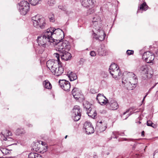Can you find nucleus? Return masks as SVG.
<instances>
[{
	"mask_svg": "<svg viewBox=\"0 0 158 158\" xmlns=\"http://www.w3.org/2000/svg\"><path fill=\"white\" fill-rule=\"evenodd\" d=\"M52 31H51L50 29H48L46 31L38 37L37 42L39 46L42 48V50L40 51V53L44 51L45 48L49 43L51 45H52V44H56L55 40L52 37Z\"/></svg>",
	"mask_w": 158,
	"mask_h": 158,
	"instance_id": "1",
	"label": "nucleus"
},
{
	"mask_svg": "<svg viewBox=\"0 0 158 158\" xmlns=\"http://www.w3.org/2000/svg\"><path fill=\"white\" fill-rule=\"evenodd\" d=\"M54 55L56 57L57 60H48L46 63L47 66L54 75L58 76L63 73L64 69L61 66H60L59 64V55L56 53L54 54Z\"/></svg>",
	"mask_w": 158,
	"mask_h": 158,
	"instance_id": "2",
	"label": "nucleus"
},
{
	"mask_svg": "<svg viewBox=\"0 0 158 158\" xmlns=\"http://www.w3.org/2000/svg\"><path fill=\"white\" fill-rule=\"evenodd\" d=\"M127 79L125 77L123 78L122 83H124L126 85L127 89L128 90H132L133 89L134 86L138 82V79L136 76L133 73L129 72L127 73L126 76Z\"/></svg>",
	"mask_w": 158,
	"mask_h": 158,
	"instance_id": "3",
	"label": "nucleus"
},
{
	"mask_svg": "<svg viewBox=\"0 0 158 158\" xmlns=\"http://www.w3.org/2000/svg\"><path fill=\"white\" fill-rule=\"evenodd\" d=\"M32 21L34 27L37 28L43 29L47 26L45 19L39 15L32 17Z\"/></svg>",
	"mask_w": 158,
	"mask_h": 158,
	"instance_id": "4",
	"label": "nucleus"
},
{
	"mask_svg": "<svg viewBox=\"0 0 158 158\" xmlns=\"http://www.w3.org/2000/svg\"><path fill=\"white\" fill-rule=\"evenodd\" d=\"M52 45H56V50L60 53L66 50L69 51L71 48L69 43L66 40L58 41L56 44Z\"/></svg>",
	"mask_w": 158,
	"mask_h": 158,
	"instance_id": "5",
	"label": "nucleus"
},
{
	"mask_svg": "<svg viewBox=\"0 0 158 158\" xmlns=\"http://www.w3.org/2000/svg\"><path fill=\"white\" fill-rule=\"evenodd\" d=\"M91 25L93 28L92 32H96L98 30L102 28L101 20L98 15H95L93 16Z\"/></svg>",
	"mask_w": 158,
	"mask_h": 158,
	"instance_id": "6",
	"label": "nucleus"
},
{
	"mask_svg": "<svg viewBox=\"0 0 158 158\" xmlns=\"http://www.w3.org/2000/svg\"><path fill=\"white\" fill-rule=\"evenodd\" d=\"M50 31H52V37H56V39H54L55 40L56 44L57 42L59 41H60L62 40L64 37V34L63 31L60 28H57L56 29L55 28H51Z\"/></svg>",
	"mask_w": 158,
	"mask_h": 158,
	"instance_id": "7",
	"label": "nucleus"
},
{
	"mask_svg": "<svg viewBox=\"0 0 158 158\" xmlns=\"http://www.w3.org/2000/svg\"><path fill=\"white\" fill-rule=\"evenodd\" d=\"M19 10L21 14L25 15L30 8L29 4L25 1H22L19 4Z\"/></svg>",
	"mask_w": 158,
	"mask_h": 158,
	"instance_id": "8",
	"label": "nucleus"
},
{
	"mask_svg": "<svg viewBox=\"0 0 158 158\" xmlns=\"http://www.w3.org/2000/svg\"><path fill=\"white\" fill-rule=\"evenodd\" d=\"M72 117L75 121H77L81 118V114L80 107L77 105L74 106L72 111Z\"/></svg>",
	"mask_w": 158,
	"mask_h": 158,
	"instance_id": "9",
	"label": "nucleus"
},
{
	"mask_svg": "<svg viewBox=\"0 0 158 158\" xmlns=\"http://www.w3.org/2000/svg\"><path fill=\"white\" fill-rule=\"evenodd\" d=\"M93 32V33L92 34V36L96 40L102 41L105 39L106 35L102 28L98 30L96 32Z\"/></svg>",
	"mask_w": 158,
	"mask_h": 158,
	"instance_id": "10",
	"label": "nucleus"
},
{
	"mask_svg": "<svg viewBox=\"0 0 158 158\" xmlns=\"http://www.w3.org/2000/svg\"><path fill=\"white\" fill-rule=\"evenodd\" d=\"M107 123L104 121H98L95 129L98 132L101 133L105 131L107 128Z\"/></svg>",
	"mask_w": 158,
	"mask_h": 158,
	"instance_id": "11",
	"label": "nucleus"
},
{
	"mask_svg": "<svg viewBox=\"0 0 158 158\" xmlns=\"http://www.w3.org/2000/svg\"><path fill=\"white\" fill-rule=\"evenodd\" d=\"M154 56L150 52H146L144 53L142 56V58L147 63H152L154 59Z\"/></svg>",
	"mask_w": 158,
	"mask_h": 158,
	"instance_id": "12",
	"label": "nucleus"
},
{
	"mask_svg": "<svg viewBox=\"0 0 158 158\" xmlns=\"http://www.w3.org/2000/svg\"><path fill=\"white\" fill-rule=\"evenodd\" d=\"M84 128L85 129L86 133L87 134H90L94 132V129L91 123L88 121L85 123Z\"/></svg>",
	"mask_w": 158,
	"mask_h": 158,
	"instance_id": "13",
	"label": "nucleus"
},
{
	"mask_svg": "<svg viewBox=\"0 0 158 158\" xmlns=\"http://www.w3.org/2000/svg\"><path fill=\"white\" fill-rule=\"evenodd\" d=\"M59 83L60 87L64 90L69 91L70 88L69 82L65 80H60Z\"/></svg>",
	"mask_w": 158,
	"mask_h": 158,
	"instance_id": "14",
	"label": "nucleus"
},
{
	"mask_svg": "<svg viewBox=\"0 0 158 158\" xmlns=\"http://www.w3.org/2000/svg\"><path fill=\"white\" fill-rule=\"evenodd\" d=\"M43 145H41L39 143L37 142L34 145L33 148L34 150L39 152H40L42 154H43L47 151V148L45 147V148H44V150H42Z\"/></svg>",
	"mask_w": 158,
	"mask_h": 158,
	"instance_id": "15",
	"label": "nucleus"
},
{
	"mask_svg": "<svg viewBox=\"0 0 158 158\" xmlns=\"http://www.w3.org/2000/svg\"><path fill=\"white\" fill-rule=\"evenodd\" d=\"M107 106L110 109L112 110H115L118 108V106L117 102L112 98L109 99Z\"/></svg>",
	"mask_w": 158,
	"mask_h": 158,
	"instance_id": "16",
	"label": "nucleus"
},
{
	"mask_svg": "<svg viewBox=\"0 0 158 158\" xmlns=\"http://www.w3.org/2000/svg\"><path fill=\"white\" fill-rule=\"evenodd\" d=\"M96 99L98 103L101 105H105L106 103H108L109 101V100H108L106 97L104 96L103 95L100 94H99L97 95Z\"/></svg>",
	"mask_w": 158,
	"mask_h": 158,
	"instance_id": "17",
	"label": "nucleus"
},
{
	"mask_svg": "<svg viewBox=\"0 0 158 158\" xmlns=\"http://www.w3.org/2000/svg\"><path fill=\"white\" fill-rule=\"evenodd\" d=\"M84 105L85 108L87 110V113L88 116L91 117L93 118H94L97 115L96 111L94 110H92L91 107H90V105H87V106L85 105Z\"/></svg>",
	"mask_w": 158,
	"mask_h": 158,
	"instance_id": "18",
	"label": "nucleus"
},
{
	"mask_svg": "<svg viewBox=\"0 0 158 158\" xmlns=\"http://www.w3.org/2000/svg\"><path fill=\"white\" fill-rule=\"evenodd\" d=\"M95 2V0H80L81 5L85 7L92 6Z\"/></svg>",
	"mask_w": 158,
	"mask_h": 158,
	"instance_id": "19",
	"label": "nucleus"
},
{
	"mask_svg": "<svg viewBox=\"0 0 158 158\" xmlns=\"http://www.w3.org/2000/svg\"><path fill=\"white\" fill-rule=\"evenodd\" d=\"M68 51H65L63 52L60 53L59 54L60 56H61V59L64 60H68L71 59V54L68 52Z\"/></svg>",
	"mask_w": 158,
	"mask_h": 158,
	"instance_id": "20",
	"label": "nucleus"
},
{
	"mask_svg": "<svg viewBox=\"0 0 158 158\" xmlns=\"http://www.w3.org/2000/svg\"><path fill=\"white\" fill-rule=\"evenodd\" d=\"M97 52L99 55L103 56L106 55V50L105 47L102 45L98 49Z\"/></svg>",
	"mask_w": 158,
	"mask_h": 158,
	"instance_id": "21",
	"label": "nucleus"
},
{
	"mask_svg": "<svg viewBox=\"0 0 158 158\" xmlns=\"http://www.w3.org/2000/svg\"><path fill=\"white\" fill-rule=\"evenodd\" d=\"M110 74L113 77L116 78L117 77L121 76L122 74V73L119 69V68H118L117 69L112 71V72Z\"/></svg>",
	"mask_w": 158,
	"mask_h": 158,
	"instance_id": "22",
	"label": "nucleus"
},
{
	"mask_svg": "<svg viewBox=\"0 0 158 158\" xmlns=\"http://www.w3.org/2000/svg\"><path fill=\"white\" fill-rule=\"evenodd\" d=\"M79 91V89L76 88H74L72 90V94L74 98L76 99H78L79 98L78 96Z\"/></svg>",
	"mask_w": 158,
	"mask_h": 158,
	"instance_id": "23",
	"label": "nucleus"
},
{
	"mask_svg": "<svg viewBox=\"0 0 158 158\" xmlns=\"http://www.w3.org/2000/svg\"><path fill=\"white\" fill-rule=\"evenodd\" d=\"M43 85L45 88L48 89H51L52 88V85L48 80H45L43 82Z\"/></svg>",
	"mask_w": 158,
	"mask_h": 158,
	"instance_id": "24",
	"label": "nucleus"
},
{
	"mask_svg": "<svg viewBox=\"0 0 158 158\" xmlns=\"http://www.w3.org/2000/svg\"><path fill=\"white\" fill-rule=\"evenodd\" d=\"M118 65L115 63H113L111 64L109 68V72L110 73H111L112 71L116 70V69H118Z\"/></svg>",
	"mask_w": 158,
	"mask_h": 158,
	"instance_id": "25",
	"label": "nucleus"
},
{
	"mask_svg": "<svg viewBox=\"0 0 158 158\" xmlns=\"http://www.w3.org/2000/svg\"><path fill=\"white\" fill-rule=\"evenodd\" d=\"M148 6L147 5L145 2H143V4L140 5L139 8L138 9L137 13L139 12L140 10H146L148 9Z\"/></svg>",
	"mask_w": 158,
	"mask_h": 158,
	"instance_id": "26",
	"label": "nucleus"
},
{
	"mask_svg": "<svg viewBox=\"0 0 158 158\" xmlns=\"http://www.w3.org/2000/svg\"><path fill=\"white\" fill-rule=\"evenodd\" d=\"M68 75V77L69 78V80L71 81H73L74 80H76L77 77L76 75L75 74H73L72 72L70 73Z\"/></svg>",
	"mask_w": 158,
	"mask_h": 158,
	"instance_id": "27",
	"label": "nucleus"
},
{
	"mask_svg": "<svg viewBox=\"0 0 158 158\" xmlns=\"http://www.w3.org/2000/svg\"><path fill=\"white\" fill-rule=\"evenodd\" d=\"M139 71L144 72L145 74H148V67L145 65L142 66L140 68Z\"/></svg>",
	"mask_w": 158,
	"mask_h": 158,
	"instance_id": "28",
	"label": "nucleus"
},
{
	"mask_svg": "<svg viewBox=\"0 0 158 158\" xmlns=\"http://www.w3.org/2000/svg\"><path fill=\"white\" fill-rule=\"evenodd\" d=\"M25 133L24 130L23 129H18L16 131V134L17 135H20Z\"/></svg>",
	"mask_w": 158,
	"mask_h": 158,
	"instance_id": "29",
	"label": "nucleus"
},
{
	"mask_svg": "<svg viewBox=\"0 0 158 158\" xmlns=\"http://www.w3.org/2000/svg\"><path fill=\"white\" fill-rule=\"evenodd\" d=\"M113 135L115 136L114 137H113V138L116 139H117V138L118 137V135H119L121 136H123L124 135V132L121 133L120 134L118 132L114 131L113 132Z\"/></svg>",
	"mask_w": 158,
	"mask_h": 158,
	"instance_id": "30",
	"label": "nucleus"
},
{
	"mask_svg": "<svg viewBox=\"0 0 158 158\" xmlns=\"http://www.w3.org/2000/svg\"><path fill=\"white\" fill-rule=\"evenodd\" d=\"M40 0H29L30 4L33 6H35L39 3Z\"/></svg>",
	"mask_w": 158,
	"mask_h": 158,
	"instance_id": "31",
	"label": "nucleus"
},
{
	"mask_svg": "<svg viewBox=\"0 0 158 158\" xmlns=\"http://www.w3.org/2000/svg\"><path fill=\"white\" fill-rule=\"evenodd\" d=\"M134 109V108H133L132 107L130 108L129 110H127V111L126 112H125L123 113V114L121 116L122 118L124 120L126 119L130 115V114H128V115L127 116L126 118H124L123 117V116L125 115L127 113L129 112V111L131 110H133Z\"/></svg>",
	"mask_w": 158,
	"mask_h": 158,
	"instance_id": "32",
	"label": "nucleus"
},
{
	"mask_svg": "<svg viewBox=\"0 0 158 158\" xmlns=\"http://www.w3.org/2000/svg\"><path fill=\"white\" fill-rule=\"evenodd\" d=\"M1 151L3 154L5 155L9 154L10 153V151L6 148L2 149H1Z\"/></svg>",
	"mask_w": 158,
	"mask_h": 158,
	"instance_id": "33",
	"label": "nucleus"
},
{
	"mask_svg": "<svg viewBox=\"0 0 158 158\" xmlns=\"http://www.w3.org/2000/svg\"><path fill=\"white\" fill-rule=\"evenodd\" d=\"M56 3L55 0H48V4L49 6H52Z\"/></svg>",
	"mask_w": 158,
	"mask_h": 158,
	"instance_id": "34",
	"label": "nucleus"
},
{
	"mask_svg": "<svg viewBox=\"0 0 158 158\" xmlns=\"http://www.w3.org/2000/svg\"><path fill=\"white\" fill-rule=\"evenodd\" d=\"M147 125L149 126L155 127V125L151 121H148L147 123Z\"/></svg>",
	"mask_w": 158,
	"mask_h": 158,
	"instance_id": "35",
	"label": "nucleus"
},
{
	"mask_svg": "<svg viewBox=\"0 0 158 158\" xmlns=\"http://www.w3.org/2000/svg\"><path fill=\"white\" fill-rule=\"evenodd\" d=\"M94 11V9L91 8L87 10V13L88 15H89L93 13Z\"/></svg>",
	"mask_w": 158,
	"mask_h": 158,
	"instance_id": "36",
	"label": "nucleus"
},
{
	"mask_svg": "<svg viewBox=\"0 0 158 158\" xmlns=\"http://www.w3.org/2000/svg\"><path fill=\"white\" fill-rule=\"evenodd\" d=\"M49 18L50 22H53L55 21L54 16L53 14L49 15Z\"/></svg>",
	"mask_w": 158,
	"mask_h": 158,
	"instance_id": "37",
	"label": "nucleus"
},
{
	"mask_svg": "<svg viewBox=\"0 0 158 158\" xmlns=\"http://www.w3.org/2000/svg\"><path fill=\"white\" fill-rule=\"evenodd\" d=\"M58 8L59 9L63 11H65L66 10V8L65 6L60 5L58 6Z\"/></svg>",
	"mask_w": 158,
	"mask_h": 158,
	"instance_id": "38",
	"label": "nucleus"
},
{
	"mask_svg": "<svg viewBox=\"0 0 158 158\" xmlns=\"http://www.w3.org/2000/svg\"><path fill=\"white\" fill-rule=\"evenodd\" d=\"M127 53L129 55H132L134 53V51L128 50L127 51Z\"/></svg>",
	"mask_w": 158,
	"mask_h": 158,
	"instance_id": "39",
	"label": "nucleus"
},
{
	"mask_svg": "<svg viewBox=\"0 0 158 158\" xmlns=\"http://www.w3.org/2000/svg\"><path fill=\"white\" fill-rule=\"evenodd\" d=\"M101 76L103 77L106 78L107 77L108 74L107 73H106L104 72H103L102 73Z\"/></svg>",
	"mask_w": 158,
	"mask_h": 158,
	"instance_id": "40",
	"label": "nucleus"
},
{
	"mask_svg": "<svg viewBox=\"0 0 158 158\" xmlns=\"http://www.w3.org/2000/svg\"><path fill=\"white\" fill-rule=\"evenodd\" d=\"M90 54L92 56H94L96 55V53L94 51H91L90 52Z\"/></svg>",
	"mask_w": 158,
	"mask_h": 158,
	"instance_id": "41",
	"label": "nucleus"
},
{
	"mask_svg": "<svg viewBox=\"0 0 158 158\" xmlns=\"http://www.w3.org/2000/svg\"><path fill=\"white\" fill-rule=\"evenodd\" d=\"M154 158H158V152H154L153 155Z\"/></svg>",
	"mask_w": 158,
	"mask_h": 158,
	"instance_id": "42",
	"label": "nucleus"
},
{
	"mask_svg": "<svg viewBox=\"0 0 158 158\" xmlns=\"http://www.w3.org/2000/svg\"><path fill=\"white\" fill-rule=\"evenodd\" d=\"M121 141H133L132 139H127L126 138H123Z\"/></svg>",
	"mask_w": 158,
	"mask_h": 158,
	"instance_id": "43",
	"label": "nucleus"
},
{
	"mask_svg": "<svg viewBox=\"0 0 158 158\" xmlns=\"http://www.w3.org/2000/svg\"><path fill=\"white\" fill-rule=\"evenodd\" d=\"M151 90H152V89L151 88H150L149 89V90L148 92L146 94V95H145V96L144 97V98H143V102L144 101V100L145 98L146 97V96H147V95H148V94L151 91Z\"/></svg>",
	"mask_w": 158,
	"mask_h": 158,
	"instance_id": "44",
	"label": "nucleus"
},
{
	"mask_svg": "<svg viewBox=\"0 0 158 158\" xmlns=\"http://www.w3.org/2000/svg\"><path fill=\"white\" fill-rule=\"evenodd\" d=\"M90 92L91 93L95 94L96 93V91L93 89H91Z\"/></svg>",
	"mask_w": 158,
	"mask_h": 158,
	"instance_id": "45",
	"label": "nucleus"
},
{
	"mask_svg": "<svg viewBox=\"0 0 158 158\" xmlns=\"http://www.w3.org/2000/svg\"><path fill=\"white\" fill-rule=\"evenodd\" d=\"M7 133H8V136H11L12 135V133H11V132L10 131H7Z\"/></svg>",
	"mask_w": 158,
	"mask_h": 158,
	"instance_id": "46",
	"label": "nucleus"
},
{
	"mask_svg": "<svg viewBox=\"0 0 158 158\" xmlns=\"http://www.w3.org/2000/svg\"><path fill=\"white\" fill-rule=\"evenodd\" d=\"M27 126L29 127H32V125L31 124H28L27 125Z\"/></svg>",
	"mask_w": 158,
	"mask_h": 158,
	"instance_id": "47",
	"label": "nucleus"
},
{
	"mask_svg": "<svg viewBox=\"0 0 158 158\" xmlns=\"http://www.w3.org/2000/svg\"><path fill=\"white\" fill-rule=\"evenodd\" d=\"M94 158H98V156L97 155H94L93 156Z\"/></svg>",
	"mask_w": 158,
	"mask_h": 158,
	"instance_id": "48",
	"label": "nucleus"
},
{
	"mask_svg": "<svg viewBox=\"0 0 158 158\" xmlns=\"http://www.w3.org/2000/svg\"><path fill=\"white\" fill-rule=\"evenodd\" d=\"M144 131H142L141 133V135L142 136H144Z\"/></svg>",
	"mask_w": 158,
	"mask_h": 158,
	"instance_id": "49",
	"label": "nucleus"
},
{
	"mask_svg": "<svg viewBox=\"0 0 158 158\" xmlns=\"http://www.w3.org/2000/svg\"><path fill=\"white\" fill-rule=\"evenodd\" d=\"M136 123H137L139 124H140L141 123V122L140 121H138V122L136 121Z\"/></svg>",
	"mask_w": 158,
	"mask_h": 158,
	"instance_id": "50",
	"label": "nucleus"
},
{
	"mask_svg": "<svg viewBox=\"0 0 158 158\" xmlns=\"http://www.w3.org/2000/svg\"><path fill=\"white\" fill-rule=\"evenodd\" d=\"M155 85H154L153 87H151V88L152 89L155 86Z\"/></svg>",
	"mask_w": 158,
	"mask_h": 158,
	"instance_id": "51",
	"label": "nucleus"
},
{
	"mask_svg": "<svg viewBox=\"0 0 158 158\" xmlns=\"http://www.w3.org/2000/svg\"><path fill=\"white\" fill-rule=\"evenodd\" d=\"M67 135H66V136L65 137V139H66V138H67Z\"/></svg>",
	"mask_w": 158,
	"mask_h": 158,
	"instance_id": "52",
	"label": "nucleus"
},
{
	"mask_svg": "<svg viewBox=\"0 0 158 158\" xmlns=\"http://www.w3.org/2000/svg\"><path fill=\"white\" fill-rule=\"evenodd\" d=\"M7 139V138H6L5 139H4V140H6Z\"/></svg>",
	"mask_w": 158,
	"mask_h": 158,
	"instance_id": "53",
	"label": "nucleus"
},
{
	"mask_svg": "<svg viewBox=\"0 0 158 158\" xmlns=\"http://www.w3.org/2000/svg\"><path fill=\"white\" fill-rule=\"evenodd\" d=\"M146 76H147V78H148V75H146Z\"/></svg>",
	"mask_w": 158,
	"mask_h": 158,
	"instance_id": "54",
	"label": "nucleus"
},
{
	"mask_svg": "<svg viewBox=\"0 0 158 158\" xmlns=\"http://www.w3.org/2000/svg\"><path fill=\"white\" fill-rule=\"evenodd\" d=\"M73 158H77V157H74Z\"/></svg>",
	"mask_w": 158,
	"mask_h": 158,
	"instance_id": "55",
	"label": "nucleus"
}]
</instances>
